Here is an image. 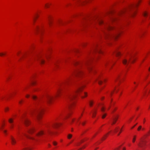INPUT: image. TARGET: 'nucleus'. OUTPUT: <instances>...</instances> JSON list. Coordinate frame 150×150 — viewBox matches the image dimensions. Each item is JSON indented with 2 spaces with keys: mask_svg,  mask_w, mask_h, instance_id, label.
I'll use <instances>...</instances> for the list:
<instances>
[{
  "mask_svg": "<svg viewBox=\"0 0 150 150\" xmlns=\"http://www.w3.org/2000/svg\"><path fill=\"white\" fill-rule=\"evenodd\" d=\"M48 23L49 26H51L52 23V18L50 16H48Z\"/></svg>",
  "mask_w": 150,
  "mask_h": 150,
  "instance_id": "4468645a",
  "label": "nucleus"
},
{
  "mask_svg": "<svg viewBox=\"0 0 150 150\" xmlns=\"http://www.w3.org/2000/svg\"><path fill=\"white\" fill-rule=\"evenodd\" d=\"M136 136H134L132 140V142H134L135 141Z\"/></svg>",
  "mask_w": 150,
  "mask_h": 150,
  "instance_id": "4c0bfd02",
  "label": "nucleus"
},
{
  "mask_svg": "<svg viewBox=\"0 0 150 150\" xmlns=\"http://www.w3.org/2000/svg\"><path fill=\"white\" fill-rule=\"evenodd\" d=\"M90 62V60H88L86 62H85V64L86 65H88L89 64Z\"/></svg>",
  "mask_w": 150,
  "mask_h": 150,
  "instance_id": "f704fd0d",
  "label": "nucleus"
},
{
  "mask_svg": "<svg viewBox=\"0 0 150 150\" xmlns=\"http://www.w3.org/2000/svg\"><path fill=\"white\" fill-rule=\"evenodd\" d=\"M29 97V95H27L26 96V98H28Z\"/></svg>",
  "mask_w": 150,
  "mask_h": 150,
  "instance_id": "4d7b16f0",
  "label": "nucleus"
},
{
  "mask_svg": "<svg viewBox=\"0 0 150 150\" xmlns=\"http://www.w3.org/2000/svg\"><path fill=\"white\" fill-rule=\"evenodd\" d=\"M121 132H122V131H121V129L120 130V132H119V133L117 135L118 136H119V135L121 133Z\"/></svg>",
  "mask_w": 150,
  "mask_h": 150,
  "instance_id": "09e8293b",
  "label": "nucleus"
},
{
  "mask_svg": "<svg viewBox=\"0 0 150 150\" xmlns=\"http://www.w3.org/2000/svg\"><path fill=\"white\" fill-rule=\"evenodd\" d=\"M70 79V78H67L64 83L59 86L57 89V93L54 98H57L60 96V94L63 92L64 90L66 88V85L69 83Z\"/></svg>",
  "mask_w": 150,
  "mask_h": 150,
  "instance_id": "7ed1b4c3",
  "label": "nucleus"
},
{
  "mask_svg": "<svg viewBox=\"0 0 150 150\" xmlns=\"http://www.w3.org/2000/svg\"><path fill=\"white\" fill-rule=\"evenodd\" d=\"M21 102H22V101H20L19 102V103L20 104L21 103Z\"/></svg>",
  "mask_w": 150,
  "mask_h": 150,
  "instance_id": "0e129e2a",
  "label": "nucleus"
},
{
  "mask_svg": "<svg viewBox=\"0 0 150 150\" xmlns=\"http://www.w3.org/2000/svg\"><path fill=\"white\" fill-rule=\"evenodd\" d=\"M135 61V59L134 58V57L131 54H130V57L128 60L126 59H123L122 60V63L124 65H127L129 62H130L131 63H133Z\"/></svg>",
  "mask_w": 150,
  "mask_h": 150,
  "instance_id": "39448f33",
  "label": "nucleus"
},
{
  "mask_svg": "<svg viewBox=\"0 0 150 150\" xmlns=\"http://www.w3.org/2000/svg\"><path fill=\"white\" fill-rule=\"evenodd\" d=\"M107 115V114L105 113V114H104V115H103V116H102V118H103V119H104L105 118V117H106V116Z\"/></svg>",
  "mask_w": 150,
  "mask_h": 150,
  "instance_id": "e433bc0d",
  "label": "nucleus"
},
{
  "mask_svg": "<svg viewBox=\"0 0 150 150\" xmlns=\"http://www.w3.org/2000/svg\"><path fill=\"white\" fill-rule=\"evenodd\" d=\"M123 150H126V148L125 147H124L123 149Z\"/></svg>",
  "mask_w": 150,
  "mask_h": 150,
  "instance_id": "bf43d9fd",
  "label": "nucleus"
},
{
  "mask_svg": "<svg viewBox=\"0 0 150 150\" xmlns=\"http://www.w3.org/2000/svg\"><path fill=\"white\" fill-rule=\"evenodd\" d=\"M89 0H88L85 1V2H82V4H84L85 3H88V1H89Z\"/></svg>",
  "mask_w": 150,
  "mask_h": 150,
  "instance_id": "58836bf2",
  "label": "nucleus"
},
{
  "mask_svg": "<svg viewBox=\"0 0 150 150\" xmlns=\"http://www.w3.org/2000/svg\"><path fill=\"white\" fill-rule=\"evenodd\" d=\"M39 30H41V29H40V28L39 26H37L35 29V30L36 31H38Z\"/></svg>",
  "mask_w": 150,
  "mask_h": 150,
  "instance_id": "bb28decb",
  "label": "nucleus"
},
{
  "mask_svg": "<svg viewBox=\"0 0 150 150\" xmlns=\"http://www.w3.org/2000/svg\"><path fill=\"white\" fill-rule=\"evenodd\" d=\"M4 133L5 134H6V132H7V131L6 130H4Z\"/></svg>",
  "mask_w": 150,
  "mask_h": 150,
  "instance_id": "5fc2aeb1",
  "label": "nucleus"
},
{
  "mask_svg": "<svg viewBox=\"0 0 150 150\" xmlns=\"http://www.w3.org/2000/svg\"><path fill=\"white\" fill-rule=\"evenodd\" d=\"M70 115V113L68 114L67 116H66V117L67 118V117H68Z\"/></svg>",
  "mask_w": 150,
  "mask_h": 150,
  "instance_id": "864d4df0",
  "label": "nucleus"
},
{
  "mask_svg": "<svg viewBox=\"0 0 150 150\" xmlns=\"http://www.w3.org/2000/svg\"><path fill=\"white\" fill-rule=\"evenodd\" d=\"M117 117H115V118H114L113 119V122L112 123V125L113 124H115V123L116 121H117Z\"/></svg>",
  "mask_w": 150,
  "mask_h": 150,
  "instance_id": "4be33fe9",
  "label": "nucleus"
},
{
  "mask_svg": "<svg viewBox=\"0 0 150 150\" xmlns=\"http://www.w3.org/2000/svg\"><path fill=\"white\" fill-rule=\"evenodd\" d=\"M137 124V123H136L134 125V126L133 127H132V128H131V129H133L134 127Z\"/></svg>",
  "mask_w": 150,
  "mask_h": 150,
  "instance_id": "de8ad7c7",
  "label": "nucleus"
},
{
  "mask_svg": "<svg viewBox=\"0 0 150 150\" xmlns=\"http://www.w3.org/2000/svg\"><path fill=\"white\" fill-rule=\"evenodd\" d=\"M72 137V135L71 134H68L67 136V138L68 139H70Z\"/></svg>",
  "mask_w": 150,
  "mask_h": 150,
  "instance_id": "c85d7f7f",
  "label": "nucleus"
},
{
  "mask_svg": "<svg viewBox=\"0 0 150 150\" xmlns=\"http://www.w3.org/2000/svg\"><path fill=\"white\" fill-rule=\"evenodd\" d=\"M44 134V132L43 131H41L36 134L37 136L41 135Z\"/></svg>",
  "mask_w": 150,
  "mask_h": 150,
  "instance_id": "6ab92c4d",
  "label": "nucleus"
},
{
  "mask_svg": "<svg viewBox=\"0 0 150 150\" xmlns=\"http://www.w3.org/2000/svg\"><path fill=\"white\" fill-rule=\"evenodd\" d=\"M34 22H35V19H34L33 20Z\"/></svg>",
  "mask_w": 150,
  "mask_h": 150,
  "instance_id": "774afa93",
  "label": "nucleus"
},
{
  "mask_svg": "<svg viewBox=\"0 0 150 150\" xmlns=\"http://www.w3.org/2000/svg\"><path fill=\"white\" fill-rule=\"evenodd\" d=\"M35 131V129L33 128H31L29 129H28L27 132L30 134H32Z\"/></svg>",
  "mask_w": 150,
  "mask_h": 150,
  "instance_id": "dca6fc26",
  "label": "nucleus"
},
{
  "mask_svg": "<svg viewBox=\"0 0 150 150\" xmlns=\"http://www.w3.org/2000/svg\"><path fill=\"white\" fill-rule=\"evenodd\" d=\"M9 109L8 108H6L5 109V111L6 112V111H7V110H8Z\"/></svg>",
  "mask_w": 150,
  "mask_h": 150,
  "instance_id": "a18cd8bd",
  "label": "nucleus"
},
{
  "mask_svg": "<svg viewBox=\"0 0 150 150\" xmlns=\"http://www.w3.org/2000/svg\"><path fill=\"white\" fill-rule=\"evenodd\" d=\"M74 52H79V51L78 50H75Z\"/></svg>",
  "mask_w": 150,
  "mask_h": 150,
  "instance_id": "3c124183",
  "label": "nucleus"
},
{
  "mask_svg": "<svg viewBox=\"0 0 150 150\" xmlns=\"http://www.w3.org/2000/svg\"><path fill=\"white\" fill-rule=\"evenodd\" d=\"M53 145L55 146L57 144V143L55 142H53Z\"/></svg>",
  "mask_w": 150,
  "mask_h": 150,
  "instance_id": "c03bdc74",
  "label": "nucleus"
},
{
  "mask_svg": "<svg viewBox=\"0 0 150 150\" xmlns=\"http://www.w3.org/2000/svg\"><path fill=\"white\" fill-rule=\"evenodd\" d=\"M11 143L12 144L14 145L16 144V141L13 136H11Z\"/></svg>",
  "mask_w": 150,
  "mask_h": 150,
  "instance_id": "2eb2a0df",
  "label": "nucleus"
},
{
  "mask_svg": "<svg viewBox=\"0 0 150 150\" xmlns=\"http://www.w3.org/2000/svg\"><path fill=\"white\" fill-rule=\"evenodd\" d=\"M93 52H97L98 53H102V52L100 50V49L98 48L96 46L93 49Z\"/></svg>",
  "mask_w": 150,
  "mask_h": 150,
  "instance_id": "f8f14e48",
  "label": "nucleus"
},
{
  "mask_svg": "<svg viewBox=\"0 0 150 150\" xmlns=\"http://www.w3.org/2000/svg\"><path fill=\"white\" fill-rule=\"evenodd\" d=\"M149 135V134H146L145 135V136H148Z\"/></svg>",
  "mask_w": 150,
  "mask_h": 150,
  "instance_id": "680f3d73",
  "label": "nucleus"
},
{
  "mask_svg": "<svg viewBox=\"0 0 150 150\" xmlns=\"http://www.w3.org/2000/svg\"><path fill=\"white\" fill-rule=\"evenodd\" d=\"M140 1H139L138 3L135 4L131 5L129 9L131 11L130 15L131 16L133 17L135 13V11L134 10V8L137 7L138 3H139Z\"/></svg>",
  "mask_w": 150,
  "mask_h": 150,
  "instance_id": "423d86ee",
  "label": "nucleus"
},
{
  "mask_svg": "<svg viewBox=\"0 0 150 150\" xmlns=\"http://www.w3.org/2000/svg\"><path fill=\"white\" fill-rule=\"evenodd\" d=\"M45 6H46L47 8H49V5H47V4H46L45 5Z\"/></svg>",
  "mask_w": 150,
  "mask_h": 150,
  "instance_id": "49530a36",
  "label": "nucleus"
},
{
  "mask_svg": "<svg viewBox=\"0 0 150 150\" xmlns=\"http://www.w3.org/2000/svg\"><path fill=\"white\" fill-rule=\"evenodd\" d=\"M119 129V127H116L115 129V132H117L118 131Z\"/></svg>",
  "mask_w": 150,
  "mask_h": 150,
  "instance_id": "2f4dec72",
  "label": "nucleus"
},
{
  "mask_svg": "<svg viewBox=\"0 0 150 150\" xmlns=\"http://www.w3.org/2000/svg\"><path fill=\"white\" fill-rule=\"evenodd\" d=\"M8 122L10 123H12L13 122V120L12 118H11L8 120Z\"/></svg>",
  "mask_w": 150,
  "mask_h": 150,
  "instance_id": "cd10ccee",
  "label": "nucleus"
},
{
  "mask_svg": "<svg viewBox=\"0 0 150 150\" xmlns=\"http://www.w3.org/2000/svg\"><path fill=\"white\" fill-rule=\"evenodd\" d=\"M46 131L49 134H50L52 133L51 128L49 126H47V129L46 130Z\"/></svg>",
  "mask_w": 150,
  "mask_h": 150,
  "instance_id": "f3484780",
  "label": "nucleus"
},
{
  "mask_svg": "<svg viewBox=\"0 0 150 150\" xmlns=\"http://www.w3.org/2000/svg\"><path fill=\"white\" fill-rule=\"evenodd\" d=\"M108 134V133L106 134L102 138L101 140L103 141L107 137V135Z\"/></svg>",
  "mask_w": 150,
  "mask_h": 150,
  "instance_id": "a878e982",
  "label": "nucleus"
},
{
  "mask_svg": "<svg viewBox=\"0 0 150 150\" xmlns=\"http://www.w3.org/2000/svg\"><path fill=\"white\" fill-rule=\"evenodd\" d=\"M96 112V111H94L93 113L92 117H95Z\"/></svg>",
  "mask_w": 150,
  "mask_h": 150,
  "instance_id": "c756f323",
  "label": "nucleus"
},
{
  "mask_svg": "<svg viewBox=\"0 0 150 150\" xmlns=\"http://www.w3.org/2000/svg\"><path fill=\"white\" fill-rule=\"evenodd\" d=\"M22 121L26 126H28L30 124V122L28 119L26 118H23Z\"/></svg>",
  "mask_w": 150,
  "mask_h": 150,
  "instance_id": "9b49d317",
  "label": "nucleus"
},
{
  "mask_svg": "<svg viewBox=\"0 0 150 150\" xmlns=\"http://www.w3.org/2000/svg\"><path fill=\"white\" fill-rule=\"evenodd\" d=\"M121 54L120 53L119 51H117L115 53V55L117 57H118Z\"/></svg>",
  "mask_w": 150,
  "mask_h": 150,
  "instance_id": "393cba45",
  "label": "nucleus"
},
{
  "mask_svg": "<svg viewBox=\"0 0 150 150\" xmlns=\"http://www.w3.org/2000/svg\"><path fill=\"white\" fill-rule=\"evenodd\" d=\"M5 54H4V53H0V56H2L5 55Z\"/></svg>",
  "mask_w": 150,
  "mask_h": 150,
  "instance_id": "79ce46f5",
  "label": "nucleus"
},
{
  "mask_svg": "<svg viewBox=\"0 0 150 150\" xmlns=\"http://www.w3.org/2000/svg\"><path fill=\"white\" fill-rule=\"evenodd\" d=\"M142 130H143L144 129V128H143L142 129Z\"/></svg>",
  "mask_w": 150,
  "mask_h": 150,
  "instance_id": "338daca9",
  "label": "nucleus"
},
{
  "mask_svg": "<svg viewBox=\"0 0 150 150\" xmlns=\"http://www.w3.org/2000/svg\"><path fill=\"white\" fill-rule=\"evenodd\" d=\"M42 111V109H38L37 110H32L31 112V115L35 116L37 119L39 120L40 117V115Z\"/></svg>",
  "mask_w": 150,
  "mask_h": 150,
  "instance_id": "20e7f679",
  "label": "nucleus"
},
{
  "mask_svg": "<svg viewBox=\"0 0 150 150\" xmlns=\"http://www.w3.org/2000/svg\"><path fill=\"white\" fill-rule=\"evenodd\" d=\"M124 11H122L119 13H118L116 15L110 18V23L107 24L105 28V30H114L116 32H117L115 34L113 35H110L106 33L105 31H104V33L105 35V37H112L116 39L119 35L120 34V32H118L119 30V28H115L114 27L112 26L111 24L114 22H115L118 19V17L122 14L123 13Z\"/></svg>",
  "mask_w": 150,
  "mask_h": 150,
  "instance_id": "f257e3e1",
  "label": "nucleus"
},
{
  "mask_svg": "<svg viewBox=\"0 0 150 150\" xmlns=\"http://www.w3.org/2000/svg\"><path fill=\"white\" fill-rule=\"evenodd\" d=\"M90 21L91 22V20H88V19H85V21L83 22V24H85L87 23H88V22H90Z\"/></svg>",
  "mask_w": 150,
  "mask_h": 150,
  "instance_id": "b1692460",
  "label": "nucleus"
},
{
  "mask_svg": "<svg viewBox=\"0 0 150 150\" xmlns=\"http://www.w3.org/2000/svg\"><path fill=\"white\" fill-rule=\"evenodd\" d=\"M142 128V126H141V125L139 126L137 129V130L138 131H139Z\"/></svg>",
  "mask_w": 150,
  "mask_h": 150,
  "instance_id": "473e14b6",
  "label": "nucleus"
},
{
  "mask_svg": "<svg viewBox=\"0 0 150 150\" xmlns=\"http://www.w3.org/2000/svg\"><path fill=\"white\" fill-rule=\"evenodd\" d=\"M85 124V123H84V122H83V123H82V125H84V124Z\"/></svg>",
  "mask_w": 150,
  "mask_h": 150,
  "instance_id": "052dcab7",
  "label": "nucleus"
},
{
  "mask_svg": "<svg viewBox=\"0 0 150 150\" xmlns=\"http://www.w3.org/2000/svg\"><path fill=\"white\" fill-rule=\"evenodd\" d=\"M84 94L85 95L84 96H81V98H85V97L87 96V94L86 93L84 92Z\"/></svg>",
  "mask_w": 150,
  "mask_h": 150,
  "instance_id": "7c9ffc66",
  "label": "nucleus"
},
{
  "mask_svg": "<svg viewBox=\"0 0 150 150\" xmlns=\"http://www.w3.org/2000/svg\"><path fill=\"white\" fill-rule=\"evenodd\" d=\"M73 141V140H72V141H71L70 142V144H71V143Z\"/></svg>",
  "mask_w": 150,
  "mask_h": 150,
  "instance_id": "e2e57ef3",
  "label": "nucleus"
},
{
  "mask_svg": "<svg viewBox=\"0 0 150 150\" xmlns=\"http://www.w3.org/2000/svg\"><path fill=\"white\" fill-rule=\"evenodd\" d=\"M83 86H81L78 87L76 90L74 92L71 93H69L67 96V100L68 102H71L69 105V108H70L74 102V99L76 96L77 94H80V92L82 91V89Z\"/></svg>",
  "mask_w": 150,
  "mask_h": 150,
  "instance_id": "f03ea898",
  "label": "nucleus"
},
{
  "mask_svg": "<svg viewBox=\"0 0 150 150\" xmlns=\"http://www.w3.org/2000/svg\"><path fill=\"white\" fill-rule=\"evenodd\" d=\"M74 65H77V64H79V63L78 62H74Z\"/></svg>",
  "mask_w": 150,
  "mask_h": 150,
  "instance_id": "a19ab883",
  "label": "nucleus"
},
{
  "mask_svg": "<svg viewBox=\"0 0 150 150\" xmlns=\"http://www.w3.org/2000/svg\"><path fill=\"white\" fill-rule=\"evenodd\" d=\"M11 128H12L13 127V124H12L11 126Z\"/></svg>",
  "mask_w": 150,
  "mask_h": 150,
  "instance_id": "13d9d810",
  "label": "nucleus"
},
{
  "mask_svg": "<svg viewBox=\"0 0 150 150\" xmlns=\"http://www.w3.org/2000/svg\"><path fill=\"white\" fill-rule=\"evenodd\" d=\"M31 83L33 84V85H34L35 84V82H32Z\"/></svg>",
  "mask_w": 150,
  "mask_h": 150,
  "instance_id": "6e6d98bb",
  "label": "nucleus"
},
{
  "mask_svg": "<svg viewBox=\"0 0 150 150\" xmlns=\"http://www.w3.org/2000/svg\"><path fill=\"white\" fill-rule=\"evenodd\" d=\"M36 58L40 60V62L42 64H43L45 62V60L41 58V57L40 56H37Z\"/></svg>",
  "mask_w": 150,
  "mask_h": 150,
  "instance_id": "ddd939ff",
  "label": "nucleus"
},
{
  "mask_svg": "<svg viewBox=\"0 0 150 150\" xmlns=\"http://www.w3.org/2000/svg\"><path fill=\"white\" fill-rule=\"evenodd\" d=\"M109 63V62H107L105 64V66H107V64H108Z\"/></svg>",
  "mask_w": 150,
  "mask_h": 150,
  "instance_id": "603ef678",
  "label": "nucleus"
},
{
  "mask_svg": "<svg viewBox=\"0 0 150 150\" xmlns=\"http://www.w3.org/2000/svg\"><path fill=\"white\" fill-rule=\"evenodd\" d=\"M146 142L142 138H141L138 145L140 147L143 148L146 145Z\"/></svg>",
  "mask_w": 150,
  "mask_h": 150,
  "instance_id": "0eeeda50",
  "label": "nucleus"
},
{
  "mask_svg": "<svg viewBox=\"0 0 150 150\" xmlns=\"http://www.w3.org/2000/svg\"><path fill=\"white\" fill-rule=\"evenodd\" d=\"M102 79L101 78H99L98 79V83L99 84L101 85L103 83V81L102 80Z\"/></svg>",
  "mask_w": 150,
  "mask_h": 150,
  "instance_id": "412c9836",
  "label": "nucleus"
},
{
  "mask_svg": "<svg viewBox=\"0 0 150 150\" xmlns=\"http://www.w3.org/2000/svg\"><path fill=\"white\" fill-rule=\"evenodd\" d=\"M22 133L24 136H26L27 138H28L29 139H33V140L34 139L33 138V137H31L27 135L26 133H25L22 132Z\"/></svg>",
  "mask_w": 150,
  "mask_h": 150,
  "instance_id": "a211bd4d",
  "label": "nucleus"
},
{
  "mask_svg": "<svg viewBox=\"0 0 150 150\" xmlns=\"http://www.w3.org/2000/svg\"><path fill=\"white\" fill-rule=\"evenodd\" d=\"M149 71H150V67L149 68V69H148Z\"/></svg>",
  "mask_w": 150,
  "mask_h": 150,
  "instance_id": "69168bd1",
  "label": "nucleus"
},
{
  "mask_svg": "<svg viewBox=\"0 0 150 150\" xmlns=\"http://www.w3.org/2000/svg\"><path fill=\"white\" fill-rule=\"evenodd\" d=\"M101 110L103 112H104L105 108L103 107H102L101 109Z\"/></svg>",
  "mask_w": 150,
  "mask_h": 150,
  "instance_id": "ea45409f",
  "label": "nucleus"
},
{
  "mask_svg": "<svg viewBox=\"0 0 150 150\" xmlns=\"http://www.w3.org/2000/svg\"><path fill=\"white\" fill-rule=\"evenodd\" d=\"M143 16L145 17H146L148 16H150V13H149L146 12H145L144 13Z\"/></svg>",
  "mask_w": 150,
  "mask_h": 150,
  "instance_id": "aec40b11",
  "label": "nucleus"
},
{
  "mask_svg": "<svg viewBox=\"0 0 150 150\" xmlns=\"http://www.w3.org/2000/svg\"><path fill=\"white\" fill-rule=\"evenodd\" d=\"M82 74V71L81 70H78L75 71L74 73V75L77 77H79L81 76Z\"/></svg>",
  "mask_w": 150,
  "mask_h": 150,
  "instance_id": "1a4fd4ad",
  "label": "nucleus"
},
{
  "mask_svg": "<svg viewBox=\"0 0 150 150\" xmlns=\"http://www.w3.org/2000/svg\"><path fill=\"white\" fill-rule=\"evenodd\" d=\"M32 98L34 100H35L37 99V97L36 96H33Z\"/></svg>",
  "mask_w": 150,
  "mask_h": 150,
  "instance_id": "c9c22d12",
  "label": "nucleus"
},
{
  "mask_svg": "<svg viewBox=\"0 0 150 150\" xmlns=\"http://www.w3.org/2000/svg\"><path fill=\"white\" fill-rule=\"evenodd\" d=\"M59 124L57 123H54L52 125V126L53 127H57L59 126Z\"/></svg>",
  "mask_w": 150,
  "mask_h": 150,
  "instance_id": "5701e85b",
  "label": "nucleus"
},
{
  "mask_svg": "<svg viewBox=\"0 0 150 150\" xmlns=\"http://www.w3.org/2000/svg\"><path fill=\"white\" fill-rule=\"evenodd\" d=\"M88 70L89 72H90L91 71H93V72H94V70H93L92 69V68L91 67H89L88 68Z\"/></svg>",
  "mask_w": 150,
  "mask_h": 150,
  "instance_id": "72a5a7b5",
  "label": "nucleus"
},
{
  "mask_svg": "<svg viewBox=\"0 0 150 150\" xmlns=\"http://www.w3.org/2000/svg\"><path fill=\"white\" fill-rule=\"evenodd\" d=\"M91 20L94 21L95 23L97 22L100 25L103 23L102 20L100 18H96L92 19Z\"/></svg>",
  "mask_w": 150,
  "mask_h": 150,
  "instance_id": "6e6552de",
  "label": "nucleus"
},
{
  "mask_svg": "<svg viewBox=\"0 0 150 150\" xmlns=\"http://www.w3.org/2000/svg\"><path fill=\"white\" fill-rule=\"evenodd\" d=\"M54 98V97L52 96L48 95L46 96V101L48 103H51Z\"/></svg>",
  "mask_w": 150,
  "mask_h": 150,
  "instance_id": "9d476101",
  "label": "nucleus"
},
{
  "mask_svg": "<svg viewBox=\"0 0 150 150\" xmlns=\"http://www.w3.org/2000/svg\"><path fill=\"white\" fill-rule=\"evenodd\" d=\"M49 57V54H48L46 55V57L47 59H48V58Z\"/></svg>",
  "mask_w": 150,
  "mask_h": 150,
  "instance_id": "8fccbe9b",
  "label": "nucleus"
},
{
  "mask_svg": "<svg viewBox=\"0 0 150 150\" xmlns=\"http://www.w3.org/2000/svg\"><path fill=\"white\" fill-rule=\"evenodd\" d=\"M93 102L92 101H90V103H89V104H90V105L91 106H92V105H93Z\"/></svg>",
  "mask_w": 150,
  "mask_h": 150,
  "instance_id": "37998d69",
  "label": "nucleus"
}]
</instances>
